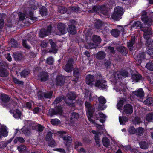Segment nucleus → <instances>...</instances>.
<instances>
[{
	"label": "nucleus",
	"instance_id": "1",
	"mask_svg": "<svg viewBox=\"0 0 153 153\" xmlns=\"http://www.w3.org/2000/svg\"><path fill=\"white\" fill-rule=\"evenodd\" d=\"M85 107L88 118L89 121L93 123H94V121L91 119L95 111V109L92 106L91 103L86 101L85 103Z\"/></svg>",
	"mask_w": 153,
	"mask_h": 153
},
{
	"label": "nucleus",
	"instance_id": "2",
	"mask_svg": "<svg viewBox=\"0 0 153 153\" xmlns=\"http://www.w3.org/2000/svg\"><path fill=\"white\" fill-rule=\"evenodd\" d=\"M123 9L120 7H116L114 9V12L111 16V18L115 21L120 20L123 13Z\"/></svg>",
	"mask_w": 153,
	"mask_h": 153
},
{
	"label": "nucleus",
	"instance_id": "3",
	"mask_svg": "<svg viewBox=\"0 0 153 153\" xmlns=\"http://www.w3.org/2000/svg\"><path fill=\"white\" fill-rule=\"evenodd\" d=\"M94 86L100 89L107 88V82L104 79H98L96 80L94 84Z\"/></svg>",
	"mask_w": 153,
	"mask_h": 153
},
{
	"label": "nucleus",
	"instance_id": "4",
	"mask_svg": "<svg viewBox=\"0 0 153 153\" xmlns=\"http://www.w3.org/2000/svg\"><path fill=\"white\" fill-rule=\"evenodd\" d=\"M58 31L55 32L56 35H60L66 33L67 30L66 25L62 23H59L57 25Z\"/></svg>",
	"mask_w": 153,
	"mask_h": 153
},
{
	"label": "nucleus",
	"instance_id": "5",
	"mask_svg": "<svg viewBox=\"0 0 153 153\" xmlns=\"http://www.w3.org/2000/svg\"><path fill=\"white\" fill-rule=\"evenodd\" d=\"M62 113V108L61 107H58L55 109H50L48 111V114L51 117L57 114H61Z\"/></svg>",
	"mask_w": 153,
	"mask_h": 153
},
{
	"label": "nucleus",
	"instance_id": "6",
	"mask_svg": "<svg viewBox=\"0 0 153 153\" xmlns=\"http://www.w3.org/2000/svg\"><path fill=\"white\" fill-rule=\"evenodd\" d=\"M52 94V92H50L48 93L42 92L41 91H38L37 93V95L39 99L42 100L44 98H50L51 97Z\"/></svg>",
	"mask_w": 153,
	"mask_h": 153
},
{
	"label": "nucleus",
	"instance_id": "7",
	"mask_svg": "<svg viewBox=\"0 0 153 153\" xmlns=\"http://www.w3.org/2000/svg\"><path fill=\"white\" fill-rule=\"evenodd\" d=\"M137 41L134 36H132L130 40L127 42V46L129 50L130 51H132L134 48V45L135 43Z\"/></svg>",
	"mask_w": 153,
	"mask_h": 153
},
{
	"label": "nucleus",
	"instance_id": "8",
	"mask_svg": "<svg viewBox=\"0 0 153 153\" xmlns=\"http://www.w3.org/2000/svg\"><path fill=\"white\" fill-rule=\"evenodd\" d=\"M51 26H48L47 30L42 29L39 33V37L43 38L49 35L51 33Z\"/></svg>",
	"mask_w": 153,
	"mask_h": 153
},
{
	"label": "nucleus",
	"instance_id": "9",
	"mask_svg": "<svg viewBox=\"0 0 153 153\" xmlns=\"http://www.w3.org/2000/svg\"><path fill=\"white\" fill-rule=\"evenodd\" d=\"M123 112L126 114L131 115L133 112V107L130 104L125 105L123 108Z\"/></svg>",
	"mask_w": 153,
	"mask_h": 153
},
{
	"label": "nucleus",
	"instance_id": "10",
	"mask_svg": "<svg viewBox=\"0 0 153 153\" xmlns=\"http://www.w3.org/2000/svg\"><path fill=\"white\" fill-rule=\"evenodd\" d=\"M94 79L95 78L94 76L91 74L88 75L86 77V83L90 86L92 87L94 84L93 83Z\"/></svg>",
	"mask_w": 153,
	"mask_h": 153
},
{
	"label": "nucleus",
	"instance_id": "11",
	"mask_svg": "<svg viewBox=\"0 0 153 153\" xmlns=\"http://www.w3.org/2000/svg\"><path fill=\"white\" fill-rule=\"evenodd\" d=\"M146 57V53L145 52L140 51L139 54L137 56V65H139L142 62V61L145 59Z\"/></svg>",
	"mask_w": 153,
	"mask_h": 153
},
{
	"label": "nucleus",
	"instance_id": "12",
	"mask_svg": "<svg viewBox=\"0 0 153 153\" xmlns=\"http://www.w3.org/2000/svg\"><path fill=\"white\" fill-rule=\"evenodd\" d=\"M49 76L47 73L44 72L40 73L38 75V79L41 81H45L48 79Z\"/></svg>",
	"mask_w": 153,
	"mask_h": 153
},
{
	"label": "nucleus",
	"instance_id": "13",
	"mask_svg": "<svg viewBox=\"0 0 153 153\" xmlns=\"http://www.w3.org/2000/svg\"><path fill=\"white\" fill-rule=\"evenodd\" d=\"M73 60H69L68 63L63 67V69L67 72H70L73 68Z\"/></svg>",
	"mask_w": 153,
	"mask_h": 153
},
{
	"label": "nucleus",
	"instance_id": "14",
	"mask_svg": "<svg viewBox=\"0 0 153 153\" xmlns=\"http://www.w3.org/2000/svg\"><path fill=\"white\" fill-rule=\"evenodd\" d=\"M117 51L122 55H126L128 53L127 49L124 46H121L117 47Z\"/></svg>",
	"mask_w": 153,
	"mask_h": 153
},
{
	"label": "nucleus",
	"instance_id": "15",
	"mask_svg": "<svg viewBox=\"0 0 153 153\" xmlns=\"http://www.w3.org/2000/svg\"><path fill=\"white\" fill-rule=\"evenodd\" d=\"M64 81L65 79L63 76L61 75L57 76L54 82L56 85H61L63 84Z\"/></svg>",
	"mask_w": 153,
	"mask_h": 153
},
{
	"label": "nucleus",
	"instance_id": "16",
	"mask_svg": "<svg viewBox=\"0 0 153 153\" xmlns=\"http://www.w3.org/2000/svg\"><path fill=\"white\" fill-rule=\"evenodd\" d=\"M133 93L134 95L140 98H142L144 95V92L141 88H140L137 91H133Z\"/></svg>",
	"mask_w": 153,
	"mask_h": 153
},
{
	"label": "nucleus",
	"instance_id": "17",
	"mask_svg": "<svg viewBox=\"0 0 153 153\" xmlns=\"http://www.w3.org/2000/svg\"><path fill=\"white\" fill-rule=\"evenodd\" d=\"M132 79L133 81L136 82H138L141 80L142 78V76L139 73L137 74L134 73L131 76Z\"/></svg>",
	"mask_w": 153,
	"mask_h": 153
},
{
	"label": "nucleus",
	"instance_id": "18",
	"mask_svg": "<svg viewBox=\"0 0 153 153\" xmlns=\"http://www.w3.org/2000/svg\"><path fill=\"white\" fill-rule=\"evenodd\" d=\"M49 42L52 48V49L49 50V52L56 53L58 50V48L55 43L51 39L49 40Z\"/></svg>",
	"mask_w": 153,
	"mask_h": 153
},
{
	"label": "nucleus",
	"instance_id": "19",
	"mask_svg": "<svg viewBox=\"0 0 153 153\" xmlns=\"http://www.w3.org/2000/svg\"><path fill=\"white\" fill-rule=\"evenodd\" d=\"M52 133L51 132H48L46 136V139L48 141L49 143L51 145H53L54 143V140L52 139Z\"/></svg>",
	"mask_w": 153,
	"mask_h": 153
},
{
	"label": "nucleus",
	"instance_id": "20",
	"mask_svg": "<svg viewBox=\"0 0 153 153\" xmlns=\"http://www.w3.org/2000/svg\"><path fill=\"white\" fill-rule=\"evenodd\" d=\"M105 53L102 51H100L98 52L96 54V57L99 60L103 59L106 56Z\"/></svg>",
	"mask_w": 153,
	"mask_h": 153
},
{
	"label": "nucleus",
	"instance_id": "21",
	"mask_svg": "<svg viewBox=\"0 0 153 153\" xmlns=\"http://www.w3.org/2000/svg\"><path fill=\"white\" fill-rule=\"evenodd\" d=\"M131 26L135 29H141L143 26V25L141 22L139 21H134L132 24Z\"/></svg>",
	"mask_w": 153,
	"mask_h": 153
},
{
	"label": "nucleus",
	"instance_id": "22",
	"mask_svg": "<svg viewBox=\"0 0 153 153\" xmlns=\"http://www.w3.org/2000/svg\"><path fill=\"white\" fill-rule=\"evenodd\" d=\"M103 25V22L99 19L97 20L94 24L95 28L97 29H101Z\"/></svg>",
	"mask_w": 153,
	"mask_h": 153
},
{
	"label": "nucleus",
	"instance_id": "23",
	"mask_svg": "<svg viewBox=\"0 0 153 153\" xmlns=\"http://www.w3.org/2000/svg\"><path fill=\"white\" fill-rule=\"evenodd\" d=\"M67 97L68 99L71 101V102L70 103H68L67 101L66 102L70 105L72 103V100H74L76 98V94L75 93L73 92H70L67 95Z\"/></svg>",
	"mask_w": 153,
	"mask_h": 153
},
{
	"label": "nucleus",
	"instance_id": "24",
	"mask_svg": "<svg viewBox=\"0 0 153 153\" xmlns=\"http://www.w3.org/2000/svg\"><path fill=\"white\" fill-rule=\"evenodd\" d=\"M110 33L112 36L114 37H117L120 35V32L117 28L112 29L110 31Z\"/></svg>",
	"mask_w": 153,
	"mask_h": 153
},
{
	"label": "nucleus",
	"instance_id": "25",
	"mask_svg": "<svg viewBox=\"0 0 153 153\" xmlns=\"http://www.w3.org/2000/svg\"><path fill=\"white\" fill-rule=\"evenodd\" d=\"M152 35V32L150 33H144L143 36L145 39L147 40L146 42V45H150L152 43V42H149V40L150 38V36Z\"/></svg>",
	"mask_w": 153,
	"mask_h": 153
},
{
	"label": "nucleus",
	"instance_id": "26",
	"mask_svg": "<svg viewBox=\"0 0 153 153\" xmlns=\"http://www.w3.org/2000/svg\"><path fill=\"white\" fill-rule=\"evenodd\" d=\"M68 31L70 34H75L76 31L75 26L73 25H69L68 26Z\"/></svg>",
	"mask_w": 153,
	"mask_h": 153
},
{
	"label": "nucleus",
	"instance_id": "27",
	"mask_svg": "<svg viewBox=\"0 0 153 153\" xmlns=\"http://www.w3.org/2000/svg\"><path fill=\"white\" fill-rule=\"evenodd\" d=\"M119 119L120 124L122 125L125 124V123L127 122L128 120V117L125 116H119Z\"/></svg>",
	"mask_w": 153,
	"mask_h": 153
},
{
	"label": "nucleus",
	"instance_id": "28",
	"mask_svg": "<svg viewBox=\"0 0 153 153\" xmlns=\"http://www.w3.org/2000/svg\"><path fill=\"white\" fill-rule=\"evenodd\" d=\"M93 42L94 43H100L101 41V39L100 37L97 35H94L92 38Z\"/></svg>",
	"mask_w": 153,
	"mask_h": 153
},
{
	"label": "nucleus",
	"instance_id": "29",
	"mask_svg": "<svg viewBox=\"0 0 153 153\" xmlns=\"http://www.w3.org/2000/svg\"><path fill=\"white\" fill-rule=\"evenodd\" d=\"M14 117L16 119H19L21 115V111L18 109L14 110L12 112Z\"/></svg>",
	"mask_w": 153,
	"mask_h": 153
},
{
	"label": "nucleus",
	"instance_id": "30",
	"mask_svg": "<svg viewBox=\"0 0 153 153\" xmlns=\"http://www.w3.org/2000/svg\"><path fill=\"white\" fill-rule=\"evenodd\" d=\"M102 141L103 145L106 147L109 146L110 145V141L108 139L105 137H103L102 140Z\"/></svg>",
	"mask_w": 153,
	"mask_h": 153
},
{
	"label": "nucleus",
	"instance_id": "31",
	"mask_svg": "<svg viewBox=\"0 0 153 153\" xmlns=\"http://www.w3.org/2000/svg\"><path fill=\"white\" fill-rule=\"evenodd\" d=\"M140 148L143 149H146L149 147V145L145 141L140 142L139 143Z\"/></svg>",
	"mask_w": 153,
	"mask_h": 153
},
{
	"label": "nucleus",
	"instance_id": "32",
	"mask_svg": "<svg viewBox=\"0 0 153 153\" xmlns=\"http://www.w3.org/2000/svg\"><path fill=\"white\" fill-rule=\"evenodd\" d=\"M8 74V72L4 68H0V76L6 77Z\"/></svg>",
	"mask_w": 153,
	"mask_h": 153
},
{
	"label": "nucleus",
	"instance_id": "33",
	"mask_svg": "<svg viewBox=\"0 0 153 153\" xmlns=\"http://www.w3.org/2000/svg\"><path fill=\"white\" fill-rule=\"evenodd\" d=\"M0 130V138L1 135L4 136H6L7 135L8 133L5 127L2 126Z\"/></svg>",
	"mask_w": 153,
	"mask_h": 153
},
{
	"label": "nucleus",
	"instance_id": "34",
	"mask_svg": "<svg viewBox=\"0 0 153 153\" xmlns=\"http://www.w3.org/2000/svg\"><path fill=\"white\" fill-rule=\"evenodd\" d=\"M30 7L31 9L35 10L37 9L39 6L38 2L35 1H32L30 2Z\"/></svg>",
	"mask_w": 153,
	"mask_h": 153
},
{
	"label": "nucleus",
	"instance_id": "35",
	"mask_svg": "<svg viewBox=\"0 0 153 153\" xmlns=\"http://www.w3.org/2000/svg\"><path fill=\"white\" fill-rule=\"evenodd\" d=\"M39 12L40 14L42 16H45L48 14L47 9L44 7L39 8Z\"/></svg>",
	"mask_w": 153,
	"mask_h": 153
},
{
	"label": "nucleus",
	"instance_id": "36",
	"mask_svg": "<svg viewBox=\"0 0 153 153\" xmlns=\"http://www.w3.org/2000/svg\"><path fill=\"white\" fill-rule=\"evenodd\" d=\"M0 98L2 101L4 103L8 102L10 100V98L9 97L5 94H2Z\"/></svg>",
	"mask_w": 153,
	"mask_h": 153
},
{
	"label": "nucleus",
	"instance_id": "37",
	"mask_svg": "<svg viewBox=\"0 0 153 153\" xmlns=\"http://www.w3.org/2000/svg\"><path fill=\"white\" fill-rule=\"evenodd\" d=\"M64 143L66 145H68L71 142V139L70 137L67 136H65L63 137Z\"/></svg>",
	"mask_w": 153,
	"mask_h": 153
},
{
	"label": "nucleus",
	"instance_id": "38",
	"mask_svg": "<svg viewBox=\"0 0 153 153\" xmlns=\"http://www.w3.org/2000/svg\"><path fill=\"white\" fill-rule=\"evenodd\" d=\"M140 29L141 30L144 32V33H150L151 32V29L150 26H149V27H144L142 26V28Z\"/></svg>",
	"mask_w": 153,
	"mask_h": 153
},
{
	"label": "nucleus",
	"instance_id": "39",
	"mask_svg": "<svg viewBox=\"0 0 153 153\" xmlns=\"http://www.w3.org/2000/svg\"><path fill=\"white\" fill-rule=\"evenodd\" d=\"M146 119L149 122H151L153 119V113H149L147 114Z\"/></svg>",
	"mask_w": 153,
	"mask_h": 153
},
{
	"label": "nucleus",
	"instance_id": "40",
	"mask_svg": "<svg viewBox=\"0 0 153 153\" xmlns=\"http://www.w3.org/2000/svg\"><path fill=\"white\" fill-rule=\"evenodd\" d=\"M128 131L130 134H134L136 133L137 130L133 126H131L128 129Z\"/></svg>",
	"mask_w": 153,
	"mask_h": 153
},
{
	"label": "nucleus",
	"instance_id": "41",
	"mask_svg": "<svg viewBox=\"0 0 153 153\" xmlns=\"http://www.w3.org/2000/svg\"><path fill=\"white\" fill-rule=\"evenodd\" d=\"M136 130V133L138 136H141L143 135L144 131V129L143 128L139 127L137 128Z\"/></svg>",
	"mask_w": 153,
	"mask_h": 153
},
{
	"label": "nucleus",
	"instance_id": "42",
	"mask_svg": "<svg viewBox=\"0 0 153 153\" xmlns=\"http://www.w3.org/2000/svg\"><path fill=\"white\" fill-rule=\"evenodd\" d=\"M144 103L145 104L148 105H153V100L152 97H149L147 98L144 101Z\"/></svg>",
	"mask_w": 153,
	"mask_h": 153
},
{
	"label": "nucleus",
	"instance_id": "43",
	"mask_svg": "<svg viewBox=\"0 0 153 153\" xmlns=\"http://www.w3.org/2000/svg\"><path fill=\"white\" fill-rule=\"evenodd\" d=\"M13 57L16 60H19L22 59V55L20 53H16L13 54Z\"/></svg>",
	"mask_w": 153,
	"mask_h": 153
},
{
	"label": "nucleus",
	"instance_id": "44",
	"mask_svg": "<svg viewBox=\"0 0 153 153\" xmlns=\"http://www.w3.org/2000/svg\"><path fill=\"white\" fill-rule=\"evenodd\" d=\"M141 20L145 23H147L148 22L149 18L146 16V13H145V14L142 15Z\"/></svg>",
	"mask_w": 153,
	"mask_h": 153
},
{
	"label": "nucleus",
	"instance_id": "45",
	"mask_svg": "<svg viewBox=\"0 0 153 153\" xmlns=\"http://www.w3.org/2000/svg\"><path fill=\"white\" fill-rule=\"evenodd\" d=\"M76 120V113H73L70 118V122L74 123Z\"/></svg>",
	"mask_w": 153,
	"mask_h": 153
},
{
	"label": "nucleus",
	"instance_id": "46",
	"mask_svg": "<svg viewBox=\"0 0 153 153\" xmlns=\"http://www.w3.org/2000/svg\"><path fill=\"white\" fill-rule=\"evenodd\" d=\"M99 102L101 104H105L106 102V99L102 96H101L98 98Z\"/></svg>",
	"mask_w": 153,
	"mask_h": 153
},
{
	"label": "nucleus",
	"instance_id": "47",
	"mask_svg": "<svg viewBox=\"0 0 153 153\" xmlns=\"http://www.w3.org/2000/svg\"><path fill=\"white\" fill-rule=\"evenodd\" d=\"M97 97V96L93 95L92 93L91 92L89 95L88 101L89 102H92L94 100V99L96 98Z\"/></svg>",
	"mask_w": 153,
	"mask_h": 153
},
{
	"label": "nucleus",
	"instance_id": "48",
	"mask_svg": "<svg viewBox=\"0 0 153 153\" xmlns=\"http://www.w3.org/2000/svg\"><path fill=\"white\" fill-rule=\"evenodd\" d=\"M124 101L122 100H120L118 102L117 104V108L119 109H121L122 108V107L124 104Z\"/></svg>",
	"mask_w": 153,
	"mask_h": 153
},
{
	"label": "nucleus",
	"instance_id": "49",
	"mask_svg": "<svg viewBox=\"0 0 153 153\" xmlns=\"http://www.w3.org/2000/svg\"><path fill=\"white\" fill-rule=\"evenodd\" d=\"M146 67L149 70L153 71V63L151 62H148L146 64Z\"/></svg>",
	"mask_w": 153,
	"mask_h": 153
},
{
	"label": "nucleus",
	"instance_id": "50",
	"mask_svg": "<svg viewBox=\"0 0 153 153\" xmlns=\"http://www.w3.org/2000/svg\"><path fill=\"white\" fill-rule=\"evenodd\" d=\"M58 9L59 12L62 14H64L67 11V9L63 7H59Z\"/></svg>",
	"mask_w": 153,
	"mask_h": 153
},
{
	"label": "nucleus",
	"instance_id": "51",
	"mask_svg": "<svg viewBox=\"0 0 153 153\" xmlns=\"http://www.w3.org/2000/svg\"><path fill=\"white\" fill-rule=\"evenodd\" d=\"M46 62L49 65H52L54 63V59L51 56L48 58L46 60Z\"/></svg>",
	"mask_w": 153,
	"mask_h": 153
},
{
	"label": "nucleus",
	"instance_id": "52",
	"mask_svg": "<svg viewBox=\"0 0 153 153\" xmlns=\"http://www.w3.org/2000/svg\"><path fill=\"white\" fill-rule=\"evenodd\" d=\"M10 44L12 47H16L18 45V43L14 39H11L10 41Z\"/></svg>",
	"mask_w": 153,
	"mask_h": 153
},
{
	"label": "nucleus",
	"instance_id": "53",
	"mask_svg": "<svg viewBox=\"0 0 153 153\" xmlns=\"http://www.w3.org/2000/svg\"><path fill=\"white\" fill-rule=\"evenodd\" d=\"M20 74L22 77H25L27 76L29 74V72L26 70H24L21 72H19Z\"/></svg>",
	"mask_w": 153,
	"mask_h": 153
},
{
	"label": "nucleus",
	"instance_id": "54",
	"mask_svg": "<svg viewBox=\"0 0 153 153\" xmlns=\"http://www.w3.org/2000/svg\"><path fill=\"white\" fill-rule=\"evenodd\" d=\"M120 73L121 75L125 77L128 76V73L127 71L125 70L120 71Z\"/></svg>",
	"mask_w": 153,
	"mask_h": 153
},
{
	"label": "nucleus",
	"instance_id": "55",
	"mask_svg": "<svg viewBox=\"0 0 153 153\" xmlns=\"http://www.w3.org/2000/svg\"><path fill=\"white\" fill-rule=\"evenodd\" d=\"M51 123L53 125H56L60 123V121L57 119H54L51 120Z\"/></svg>",
	"mask_w": 153,
	"mask_h": 153
},
{
	"label": "nucleus",
	"instance_id": "56",
	"mask_svg": "<svg viewBox=\"0 0 153 153\" xmlns=\"http://www.w3.org/2000/svg\"><path fill=\"white\" fill-rule=\"evenodd\" d=\"M83 104V101L80 99L77 100V106L78 105L79 107V109H78V110L81 109Z\"/></svg>",
	"mask_w": 153,
	"mask_h": 153
},
{
	"label": "nucleus",
	"instance_id": "57",
	"mask_svg": "<svg viewBox=\"0 0 153 153\" xmlns=\"http://www.w3.org/2000/svg\"><path fill=\"white\" fill-rule=\"evenodd\" d=\"M22 45L24 47L26 48L29 49L30 48L27 43V41L26 40H22Z\"/></svg>",
	"mask_w": 153,
	"mask_h": 153
},
{
	"label": "nucleus",
	"instance_id": "58",
	"mask_svg": "<svg viewBox=\"0 0 153 153\" xmlns=\"http://www.w3.org/2000/svg\"><path fill=\"white\" fill-rule=\"evenodd\" d=\"M17 149L20 152H22L26 150V147L23 145L20 146L18 147Z\"/></svg>",
	"mask_w": 153,
	"mask_h": 153
},
{
	"label": "nucleus",
	"instance_id": "59",
	"mask_svg": "<svg viewBox=\"0 0 153 153\" xmlns=\"http://www.w3.org/2000/svg\"><path fill=\"white\" fill-rule=\"evenodd\" d=\"M111 64V62L109 60L106 61L104 62V65L105 67L107 68H109L110 67Z\"/></svg>",
	"mask_w": 153,
	"mask_h": 153
},
{
	"label": "nucleus",
	"instance_id": "60",
	"mask_svg": "<svg viewBox=\"0 0 153 153\" xmlns=\"http://www.w3.org/2000/svg\"><path fill=\"white\" fill-rule=\"evenodd\" d=\"M44 127L38 124L36 126V128L39 131L41 132L44 129Z\"/></svg>",
	"mask_w": 153,
	"mask_h": 153
},
{
	"label": "nucleus",
	"instance_id": "61",
	"mask_svg": "<svg viewBox=\"0 0 153 153\" xmlns=\"http://www.w3.org/2000/svg\"><path fill=\"white\" fill-rule=\"evenodd\" d=\"M13 80L14 83L16 84L20 85H23V82L22 81L19 80L16 78H13Z\"/></svg>",
	"mask_w": 153,
	"mask_h": 153
},
{
	"label": "nucleus",
	"instance_id": "62",
	"mask_svg": "<svg viewBox=\"0 0 153 153\" xmlns=\"http://www.w3.org/2000/svg\"><path fill=\"white\" fill-rule=\"evenodd\" d=\"M148 46V50L147 51V53L149 55H152L153 54V48H149V45Z\"/></svg>",
	"mask_w": 153,
	"mask_h": 153
},
{
	"label": "nucleus",
	"instance_id": "63",
	"mask_svg": "<svg viewBox=\"0 0 153 153\" xmlns=\"http://www.w3.org/2000/svg\"><path fill=\"white\" fill-rule=\"evenodd\" d=\"M29 15L30 16V19L33 21L36 20L37 19V18L34 17L33 16V13L32 12H30L29 13Z\"/></svg>",
	"mask_w": 153,
	"mask_h": 153
},
{
	"label": "nucleus",
	"instance_id": "64",
	"mask_svg": "<svg viewBox=\"0 0 153 153\" xmlns=\"http://www.w3.org/2000/svg\"><path fill=\"white\" fill-rule=\"evenodd\" d=\"M100 7L99 6H94L92 7V10L94 12H97L99 11Z\"/></svg>",
	"mask_w": 153,
	"mask_h": 153
}]
</instances>
